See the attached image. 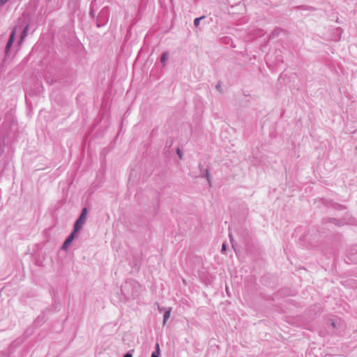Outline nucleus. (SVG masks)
<instances>
[{
    "label": "nucleus",
    "mask_w": 357,
    "mask_h": 357,
    "mask_svg": "<svg viewBox=\"0 0 357 357\" xmlns=\"http://www.w3.org/2000/svg\"><path fill=\"white\" fill-rule=\"evenodd\" d=\"M86 215H87V210L86 208H84L82 209V213H81L79 218H78V220L76 221V222L75 224L74 232H77L82 227V225H84V223L85 222Z\"/></svg>",
    "instance_id": "obj_1"
},
{
    "label": "nucleus",
    "mask_w": 357,
    "mask_h": 357,
    "mask_svg": "<svg viewBox=\"0 0 357 357\" xmlns=\"http://www.w3.org/2000/svg\"><path fill=\"white\" fill-rule=\"evenodd\" d=\"M328 326H331L333 328L338 329L340 327L341 323L339 319H331L328 321Z\"/></svg>",
    "instance_id": "obj_2"
},
{
    "label": "nucleus",
    "mask_w": 357,
    "mask_h": 357,
    "mask_svg": "<svg viewBox=\"0 0 357 357\" xmlns=\"http://www.w3.org/2000/svg\"><path fill=\"white\" fill-rule=\"evenodd\" d=\"M15 33H16V30L15 29L12 31L10 36V38L7 43V45H6V50L8 51L10 48V47L12 46L13 45V43L15 40Z\"/></svg>",
    "instance_id": "obj_3"
},
{
    "label": "nucleus",
    "mask_w": 357,
    "mask_h": 357,
    "mask_svg": "<svg viewBox=\"0 0 357 357\" xmlns=\"http://www.w3.org/2000/svg\"><path fill=\"white\" fill-rule=\"evenodd\" d=\"M171 312H172V307H167V309H166V310L165 311V313H164L163 325L166 324L168 319L170 317Z\"/></svg>",
    "instance_id": "obj_4"
},
{
    "label": "nucleus",
    "mask_w": 357,
    "mask_h": 357,
    "mask_svg": "<svg viewBox=\"0 0 357 357\" xmlns=\"http://www.w3.org/2000/svg\"><path fill=\"white\" fill-rule=\"evenodd\" d=\"M160 350L159 344L157 343L155 345V351L152 352L151 357H160Z\"/></svg>",
    "instance_id": "obj_5"
},
{
    "label": "nucleus",
    "mask_w": 357,
    "mask_h": 357,
    "mask_svg": "<svg viewBox=\"0 0 357 357\" xmlns=\"http://www.w3.org/2000/svg\"><path fill=\"white\" fill-rule=\"evenodd\" d=\"M28 29H29V25H26L25 26V28L24 29L23 32L22 33L21 38H20V43L22 42L23 40L26 38V36L27 35Z\"/></svg>",
    "instance_id": "obj_6"
},
{
    "label": "nucleus",
    "mask_w": 357,
    "mask_h": 357,
    "mask_svg": "<svg viewBox=\"0 0 357 357\" xmlns=\"http://www.w3.org/2000/svg\"><path fill=\"white\" fill-rule=\"evenodd\" d=\"M76 232H74V231L72 232V234L67 238V239L66 240V241H67V243H71V242L73 241L74 239V237H75V234Z\"/></svg>",
    "instance_id": "obj_7"
},
{
    "label": "nucleus",
    "mask_w": 357,
    "mask_h": 357,
    "mask_svg": "<svg viewBox=\"0 0 357 357\" xmlns=\"http://www.w3.org/2000/svg\"><path fill=\"white\" fill-rule=\"evenodd\" d=\"M168 57L167 53H163L161 56V62L165 64Z\"/></svg>",
    "instance_id": "obj_8"
},
{
    "label": "nucleus",
    "mask_w": 357,
    "mask_h": 357,
    "mask_svg": "<svg viewBox=\"0 0 357 357\" xmlns=\"http://www.w3.org/2000/svg\"><path fill=\"white\" fill-rule=\"evenodd\" d=\"M204 18V16L196 18L194 21V24L195 26H197L199 24V22L202 19Z\"/></svg>",
    "instance_id": "obj_9"
},
{
    "label": "nucleus",
    "mask_w": 357,
    "mask_h": 357,
    "mask_svg": "<svg viewBox=\"0 0 357 357\" xmlns=\"http://www.w3.org/2000/svg\"><path fill=\"white\" fill-rule=\"evenodd\" d=\"M167 307H161L159 305H158V310L159 312H165L166 310Z\"/></svg>",
    "instance_id": "obj_10"
},
{
    "label": "nucleus",
    "mask_w": 357,
    "mask_h": 357,
    "mask_svg": "<svg viewBox=\"0 0 357 357\" xmlns=\"http://www.w3.org/2000/svg\"><path fill=\"white\" fill-rule=\"evenodd\" d=\"M69 245H70V243H67V241H65V242L62 246V248L66 250V249H67V248L68 247Z\"/></svg>",
    "instance_id": "obj_11"
},
{
    "label": "nucleus",
    "mask_w": 357,
    "mask_h": 357,
    "mask_svg": "<svg viewBox=\"0 0 357 357\" xmlns=\"http://www.w3.org/2000/svg\"><path fill=\"white\" fill-rule=\"evenodd\" d=\"M9 0H0V6L4 5Z\"/></svg>",
    "instance_id": "obj_12"
},
{
    "label": "nucleus",
    "mask_w": 357,
    "mask_h": 357,
    "mask_svg": "<svg viewBox=\"0 0 357 357\" xmlns=\"http://www.w3.org/2000/svg\"><path fill=\"white\" fill-rule=\"evenodd\" d=\"M123 357H132V355L130 352H128L123 356Z\"/></svg>",
    "instance_id": "obj_13"
},
{
    "label": "nucleus",
    "mask_w": 357,
    "mask_h": 357,
    "mask_svg": "<svg viewBox=\"0 0 357 357\" xmlns=\"http://www.w3.org/2000/svg\"><path fill=\"white\" fill-rule=\"evenodd\" d=\"M226 250V244L223 243L222 245V252H224Z\"/></svg>",
    "instance_id": "obj_14"
},
{
    "label": "nucleus",
    "mask_w": 357,
    "mask_h": 357,
    "mask_svg": "<svg viewBox=\"0 0 357 357\" xmlns=\"http://www.w3.org/2000/svg\"><path fill=\"white\" fill-rule=\"evenodd\" d=\"M177 153L179 155V158H181V151L179 149L177 150Z\"/></svg>",
    "instance_id": "obj_15"
},
{
    "label": "nucleus",
    "mask_w": 357,
    "mask_h": 357,
    "mask_svg": "<svg viewBox=\"0 0 357 357\" xmlns=\"http://www.w3.org/2000/svg\"><path fill=\"white\" fill-rule=\"evenodd\" d=\"M226 292H227V294H228V296H230V294H229V292H230V291H227Z\"/></svg>",
    "instance_id": "obj_16"
}]
</instances>
